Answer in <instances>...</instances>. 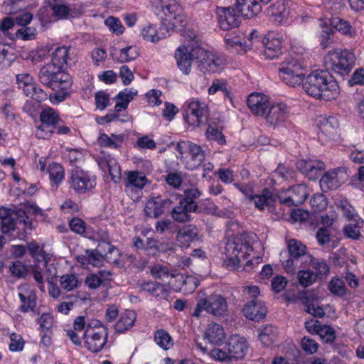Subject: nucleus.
Instances as JSON below:
<instances>
[{"mask_svg": "<svg viewBox=\"0 0 364 364\" xmlns=\"http://www.w3.org/2000/svg\"><path fill=\"white\" fill-rule=\"evenodd\" d=\"M302 86L307 95L316 99L330 101L339 95L337 81L327 71L312 72L307 75Z\"/></svg>", "mask_w": 364, "mask_h": 364, "instance_id": "1", "label": "nucleus"}, {"mask_svg": "<svg viewBox=\"0 0 364 364\" xmlns=\"http://www.w3.org/2000/svg\"><path fill=\"white\" fill-rule=\"evenodd\" d=\"M254 236L247 233L230 237L225 246V262L228 267H237L240 262L245 259L253 250Z\"/></svg>", "mask_w": 364, "mask_h": 364, "instance_id": "2", "label": "nucleus"}, {"mask_svg": "<svg viewBox=\"0 0 364 364\" xmlns=\"http://www.w3.org/2000/svg\"><path fill=\"white\" fill-rule=\"evenodd\" d=\"M41 210L33 203H25L16 213L1 220V229L4 233H10L16 229L28 233L33 229L32 215H37Z\"/></svg>", "mask_w": 364, "mask_h": 364, "instance_id": "3", "label": "nucleus"}, {"mask_svg": "<svg viewBox=\"0 0 364 364\" xmlns=\"http://www.w3.org/2000/svg\"><path fill=\"white\" fill-rule=\"evenodd\" d=\"M228 311V302L220 294H213L205 296L204 294H199L196 306L191 313L192 316H205L203 312L215 317L223 316Z\"/></svg>", "mask_w": 364, "mask_h": 364, "instance_id": "4", "label": "nucleus"}, {"mask_svg": "<svg viewBox=\"0 0 364 364\" xmlns=\"http://www.w3.org/2000/svg\"><path fill=\"white\" fill-rule=\"evenodd\" d=\"M280 79L287 85L296 87L304 79L305 69L303 62L296 56L289 55L280 64L279 68Z\"/></svg>", "mask_w": 364, "mask_h": 364, "instance_id": "5", "label": "nucleus"}, {"mask_svg": "<svg viewBox=\"0 0 364 364\" xmlns=\"http://www.w3.org/2000/svg\"><path fill=\"white\" fill-rule=\"evenodd\" d=\"M355 55L348 50H331L324 57L326 69L341 75H348L355 64Z\"/></svg>", "mask_w": 364, "mask_h": 364, "instance_id": "6", "label": "nucleus"}, {"mask_svg": "<svg viewBox=\"0 0 364 364\" xmlns=\"http://www.w3.org/2000/svg\"><path fill=\"white\" fill-rule=\"evenodd\" d=\"M96 323H90L87 324L83 332L82 337L85 340V347L93 353L100 352L107 343L108 329L102 324L100 320H92Z\"/></svg>", "mask_w": 364, "mask_h": 364, "instance_id": "7", "label": "nucleus"}, {"mask_svg": "<svg viewBox=\"0 0 364 364\" xmlns=\"http://www.w3.org/2000/svg\"><path fill=\"white\" fill-rule=\"evenodd\" d=\"M196 34L191 33L190 36L191 45H183L179 46L175 53V58L178 68L185 74H189L191 70L192 61L194 58L200 55V53H203V49L198 47L194 48Z\"/></svg>", "mask_w": 364, "mask_h": 364, "instance_id": "8", "label": "nucleus"}, {"mask_svg": "<svg viewBox=\"0 0 364 364\" xmlns=\"http://www.w3.org/2000/svg\"><path fill=\"white\" fill-rule=\"evenodd\" d=\"M183 108V118L193 127H198L202 124L208 114V105L198 99L187 100Z\"/></svg>", "mask_w": 364, "mask_h": 364, "instance_id": "9", "label": "nucleus"}, {"mask_svg": "<svg viewBox=\"0 0 364 364\" xmlns=\"http://www.w3.org/2000/svg\"><path fill=\"white\" fill-rule=\"evenodd\" d=\"M176 150L186 157V167L189 170L198 168L205 160V152L201 147L189 141H180L176 145Z\"/></svg>", "mask_w": 364, "mask_h": 364, "instance_id": "10", "label": "nucleus"}, {"mask_svg": "<svg viewBox=\"0 0 364 364\" xmlns=\"http://www.w3.org/2000/svg\"><path fill=\"white\" fill-rule=\"evenodd\" d=\"M70 187L77 193L91 191L96 186V176L89 171L75 168L71 172Z\"/></svg>", "mask_w": 364, "mask_h": 364, "instance_id": "11", "label": "nucleus"}, {"mask_svg": "<svg viewBox=\"0 0 364 364\" xmlns=\"http://www.w3.org/2000/svg\"><path fill=\"white\" fill-rule=\"evenodd\" d=\"M309 195L307 186L301 183L282 190L280 195L278 196V200L281 204L289 207L299 206L306 200Z\"/></svg>", "mask_w": 364, "mask_h": 364, "instance_id": "12", "label": "nucleus"}, {"mask_svg": "<svg viewBox=\"0 0 364 364\" xmlns=\"http://www.w3.org/2000/svg\"><path fill=\"white\" fill-rule=\"evenodd\" d=\"M262 54L266 59H274L282 53L284 36L280 33L270 32L261 41Z\"/></svg>", "mask_w": 364, "mask_h": 364, "instance_id": "13", "label": "nucleus"}, {"mask_svg": "<svg viewBox=\"0 0 364 364\" xmlns=\"http://www.w3.org/2000/svg\"><path fill=\"white\" fill-rule=\"evenodd\" d=\"M348 179V174L344 168H338L326 172L320 179V186L323 192L336 189Z\"/></svg>", "mask_w": 364, "mask_h": 364, "instance_id": "14", "label": "nucleus"}, {"mask_svg": "<svg viewBox=\"0 0 364 364\" xmlns=\"http://www.w3.org/2000/svg\"><path fill=\"white\" fill-rule=\"evenodd\" d=\"M100 239L102 243L98 244L95 250L88 251L89 262L94 267H100L107 257V252L111 253L114 247L110 245V236L107 232H103Z\"/></svg>", "mask_w": 364, "mask_h": 364, "instance_id": "15", "label": "nucleus"}, {"mask_svg": "<svg viewBox=\"0 0 364 364\" xmlns=\"http://www.w3.org/2000/svg\"><path fill=\"white\" fill-rule=\"evenodd\" d=\"M228 354L230 358L235 360L242 359L248 350V343L247 339L238 334L230 336L225 345Z\"/></svg>", "mask_w": 364, "mask_h": 364, "instance_id": "16", "label": "nucleus"}, {"mask_svg": "<svg viewBox=\"0 0 364 364\" xmlns=\"http://www.w3.org/2000/svg\"><path fill=\"white\" fill-rule=\"evenodd\" d=\"M215 14L219 26L224 31L236 28L240 23V17L232 7L217 6Z\"/></svg>", "mask_w": 364, "mask_h": 364, "instance_id": "17", "label": "nucleus"}, {"mask_svg": "<svg viewBox=\"0 0 364 364\" xmlns=\"http://www.w3.org/2000/svg\"><path fill=\"white\" fill-rule=\"evenodd\" d=\"M295 8L296 6L291 1L277 0L271 7V16L274 18V21L282 23L294 18Z\"/></svg>", "mask_w": 364, "mask_h": 364, "instance_id": "18", "label": "nucleus"}, {"mask_svg": "<svg viewBox=\"0 0 364 364\" xmlns=\"http://www.w3.org/2000/svg\"><path fill=\"white\" fill-rule=\"evenodd\" d=\"M289 109L287 105L276 103L269 107L264 116L271 126L276 127L284 122L289 117Z\"/></svg>", "mask_w": 364, "mask_h": 364, "instance_id": "19", "label": "nucleus"}, {"mask_svg": "<svg viewBox=\"0 0 364 364\" xmlns=\"http://www.w3.org/2000/svg\"><path fill=\"white\" fill-rule=\"evenodd\" d=\"M200 56L203 58L200 61L199 68L204 73L218 72L226 63V59L223 56L207 53L204 50L203 53H200Z\"/></svg>", "mask_w": 364, "mask_h": 364, "instance_id": "20", "label": "nucleus"}, {"mask_svg": "<svg viewBox=\"0 0 364 364\" xmlns=\"http://www.w3.org/2000/svg\"><path fill=\"white\" fill-rule=\"evenodd\" d=\"M161 8L166 21L179 23L186 20L182 8L176 0H162Z\"/></svg>", "mask_w": 364, "mask_h": 364, "instance_id": "21", "label": "nucleus"}, {"mask_svg": "<svg viewBox=\"0 0 364 364\" xmlns=\"http://www.w3.org/2000/svg\"><path fill=\"white\" fill-rule=\"evenodd\" d=\"M305 328L309 333L318 335L326 343H331L336 338L334 330L330 326L321 324L319 320H306Z\"/></svg>", "mask_w": 364, "mask_h": 364, "instance_id": "22", "label": "nucleus"}, {"mask_svg": "<svg viewBox=\"0 0 364 364\" xmlns=\"http://www.w3.org/2000/svg\"><path fill=\"white\" fill-rule=\"evenodd\" d=\"M248 107L253 114L264 116L269 107V97L263 93L254 92L247 100Z\"/></svg>", "mask_w": 364, "mask_h": 364, "instance_id": "23", "label": "nucleus"}, {"mask_svg": "<svg viewBox=\"0 0 364 364\" xmlns=\"http://www.w3.org/2000/svg\"><path fill=\"white\" fill-rule=\"evenodd\" d=\"M297 168L310 180L316 179L322 170L325 168V164L318 160H299L296 162Z\"/></svg>", "mask_w": 364, "mask_h": 364, "instance_id": "24", "label": "nucleus"}, {"mask_svg": "<svg viewBox=\"0 0 364 364\" xmlns=\"http://www.w3.org/2000/svg\"><path fill=\"white\" fill-rule=\"evenodd\" d=\"M102 156H99L97 162L101 169L105 171L108 169L111 178L114 182H117L121 178V169L116 159L109 154H105L102 152Z\"/></svg>", "mask_w": 364, "mask_h": 364, "instance_id": "25", "label": "nucleus"}, {"mask_svg": "<svg viewBox=\"0 0 364 364\" xmlns=\"http://www.w3.org/2000/svg\"><path fill=\"white\" fill-rule=\"evenodd\" d=\"M171 203L170 199H162L159 197H155L149 199L146 203L144 207L145 214L150 218H157L168 208Z\"/></svg>", "mask_w": 364, "mask_h": 364, "instance_id": "26", "label": "nucleus"}, {"mask_svg": "<svg viewBox=\"0 0 364 364\" xmlns=\"http://www.w3.org/2000/svg\"><path fill=\"white\" fill-rule=\"evenodd\" d=\"M70 47H58L52 54L50 63L60 69H63L65 65L72 64L74 62V53Z\"/></svg>", "mask_w": 364, "mask_h": 364, "instance_id": "27", "label": "nucleus"}, {"mask_svg": "<svg viewBox=\"0 0 364 364\" xmlns=\"http://www.w3.org/2000/svg\"><path fill=\"white\" fill-rule=\"evenodd\" d=\"M197 208V203H188L181 199L178 205L173 208L171 215L176 221L181 223L188 222L191 218L190 213L196 212Z\"/></svg>", "mask_w": 364, "mask_h": 364, "instance_id": "28", "label": "nucleus"}, {"mask_svg": "<svg viewBox=\"0 0 364 364\" xmlns=\"http://www.w3.org/2000/svg\"><path fill=\"white\" fill-rule=\"evenodd\" d=\"M278 196H276L269 188H264L259 193L255 194L252 198V202L258 210H264L266 208L269 210L274 205Z\"/></svg>", "mask_w": 364, "mask_h": 364, "instance_id": "29", "label": "nucleus"}, {"mask_svg": "<svg viewBox=\"0 0 364 364\" xmlns=\"http://www.w3.org/2000/svg\"><path fill=\"white\" fill-rule=\"evenodd\" d=\"M18 296L21 304L20 310L23 312L33 311L36 304V296L33 290L28 284H23L18 288Z\"/></svg>", "mask_w": 364, "mask_h": 364, "instance_id": "30", "label": "nucleus"}, {"mask_svg": "<svg viewBox=\"0 0 364 364\" xmlns=\"http://www.w3.org/2000/svg\"><path fill=\"white\" fill-rule=\"evenodd\" d=\"M267 309L264 304L259 300L253 299L243 308L244 316L246 318H264Z\"/></svg>", "mask_w": 364, "mask_h": 364, "instance_id": "31", "label": "nucleus"}, {"mask_svg": "<svg viewBox=\"0 0 364 364\" xmlns=\"http://www.w3.org/2000/svg\"><path fill=\"white\" fill-rule=\"evenodd\" d=\"M236 8L237 11L247 18H252L262 10L257 0H237Z\"/></svg>", "mask_w": 364, "mask_h": 364, "instance_id": "32", "label": "nucleus"}, {"mask_svg": "<svg viewBox=\"0 0 364 364\" xmlns=\"http://www.w3.org/2000/svg\"><path fill=\"white\" fill-rule=\"evenodd\" d=\"M205 338L213 344L221 345L225 338L223 327L216 323L208 324L205 332Z\"/></svg>", "mask_w": 364, "mask_h": 364, "instance_id": "33", "label": "nucleus"}, {"mask_svg": "<svg viewBox=\"0 0 364 364\" xmlns=\"http://www.w3.org/2000/svg\"><path fill=\"white\" fill-rule=\"evenodd\" d=\"M320 131L326 136L331 138L336 134L339 127L338 120L333 116H321L318 120Z\"/></svg>", "mask_w": 364, "mask_h": 364, "instance_id": "34", "label": "nucleus"}, {"mask_svg": "<svg viewBox=\"0 0 364 364\" xmlns=\"http://www.w3.org/2000/svg\"><path fill=\"white\" fill-rule=\"evenodd\" d=\"M126 176L125 187L127 188L142 189L148 181L146 177L139 171H127Z\"/></svg>", "mask_w": 364, "mask_h": 364, "instance_id": "35", "label": "nucleus"}, {"mask_svg": "<svg viewBox=\"0 0 364 364\" xmlns=\"http://www.w3.org/2000/svg\"><path fill=\"white\" fill-rule=\"evenodd\" d=\"M277 335L278 329L272 325H265L259 329V339L261 343L267 347H269L274 344Z\"/></svg>", "mask_w": 364, "mask_h": 364, "instance_id": "36", "label": "nucleus"}, {"mask_svg": "<svg viewBox=\"0 0 364 364\" xmlns=\"http://www.w3.org/2000/svg\"><path fill=\"white\" fill-rule=\"evenodd\" d=\"M73 84L71 76L60 69L55 77V80L52 82V85L50 86L53 90H69Z\"/></svg>", "mask_w": 364, "mask_h": 364, "instance_id": "37", "label": "nucleus"}, {"mask_svg": "<svg viewBox=\"0 0 364 364\" xmlns=\"http://www.w3.org/2000/svg\"><path fill=\"white\" fill-rule=\"evenodd\" d=\"M197 235L198 232L195 227H184L178 231L177 241L181 247L187 248L197 238Z\"/></svg>", "mask_w": 364, "mask_h": 364, "instance_id": "38", "label": "nucleus"}, {"mask_svg": "<svg viewBox=\"0 0 364 364\" xmlns=\"http://www.w3.org/2000/svg\"><path fill=\"white\" fill-rule=\"evenodd\" d=\"M60 70V68H57L56 66L51 63L43 66L38 73L40 82L50 87V86L52 85L53 81L55 80L57 73H58Z\"/></svg>", "mask_w": 364, "mask_h": 364, "instance_id": "39", "label": "nucleus"}, {"mask_svg": "<svg viewBox=\"0 0 364 364\" xmlns=\"http://www.w3.org/2000/svg\"><path fill=\"white\" fill-rule=\"evenodd\" d=\"M124 139V136L122 134H112L111 135H108L103 133L100 135L97 141L101 146L109 149H118L122 146Z\"/></svg>", "mask_w": 364, "mask_h": 364, "instance_id": "40", "label": "nucleus"}, {"mask_svg": "<svg viewBox=\"0 0 364 364\" xmlns=\"http://www.w3.org/2000/svg\"><path fill=\"white\" fill-rule=\"evenodd\" d=\"M112 55L118 62L125 63L135 60L139 53L137 47L127 46L119 50H115Z\"/></svg>", "mask_w": 364, "mask_h": 364, "instance_id": "41", "label": "nucleus"}, {"mask_svg": "<svg viewBox=\"0 0 364 364\" xmlns=\"http://www.w3.org/2000/svg\"><path fill=\"white\" fill-rule=\"evenodd\" d=\"M41 321L40 325V334L41 336V343L45 346L48 347L52 343L53 328L54 325V320H39Z\"/></svg>", "mask_w": 364, "mask_h": 364, "instance_id": "42", "label": "nucleus"}, {"mask_svg": "<svg viewBox=\"0 0 364 364\" xmlns=\"http://www.w3.org/2000/svg\"><path fill=\"white\" fill-rule=\"evenodd\" d=\"M27 249L30 255L37 262H43V267H46L49 255L46 254L43 247H41L36 242H31L27 244Z\"/></svg>", "mask_w": 364, "mask_h": 364, "instance_id": "43", "label": "nucleus"}, {"mask_svg": "<svg viewBox=\"0 0 364 364\" xmlns=\"http://www.w3.org/2000/svg\"><path fill=\"white\" fill-rule=\"evenodd\" d=\"M155 343L162 349L168 350L173 346L170 334L164 329H157L154 333Z\"/></svg>", "mask_w": 364, "mask_h": 364, "instance_id": "44", "label": "nucleus"}, {"mask_svg": "<svg viewBox=\"0 0 364 364\" xmlns=\"http://www.w3.org/2000/svg\"><path fill=\"white\" fill-rule=\"evenodd\" d=\"M54 16L58 19H65L70 15V9L59 0H47Z\"/></svg>", "mask_w": 364, "mask_h": 364, "instance_id": "45", "label": "nucleus"}, {"mask_svg": "<svg viewBox=\"0 0 364 364\" xmlns=\"http://www.w3.org/2000/svg\"><path fill=\"white\" fill-rule=\"evenodd\" d=\"M310 257V266L315 271L314 274L316 277L322 278L323 276H327L330 272V268L327 263L322 259Z\"/></svg>", "mask_w": 364, "mask_h": 364, "instance_id": "46", "label": "nucleus"}, {"mask_svg": "<svg viewBox=\"0 0 364 364\" xmlns=\"http://www.w3.org/2000/svg\"><path fill=\"white\" fill-rule=\"evenodd\" d=\"M48 173L50 180L58 185L64 178L65 173L63 166L58 163L50 164L46 171Z\"/></svg>", "mask_w": 364, "mask_h": 364, "instance_id": "47", "label": "nucleus"}, {"mask_svg": "<svg viewBox=\"0 0 364 364\" xmlns=\"http://www.w3.org/2000/svg\"><path fill=\"white\" fill-rule=\"evenodd\" d=\"M40 120L41 122H43L48 125L55 127L56 125L58 124L59 122L60 121V119L59 117L58 112L55 109L50 107H48L43 109L41 112Z\"/></svg>", "mask_w": 364, "mask_h": 364, "instance_id": "48", "label": "nucleus"}, {"mask_svg": "<svg viewBox=\"0 0 364 364\" xmlns=\"http://www.w3.org/2000/svg\"><path fill=\"white\" fill-rule=\"evenodd\" d=\"M141 35L144 40L151 43L159 42L160 41L159 36H163L162 34H159L156 26L151 23H148L142 27Z\"/></svg>", "mask_w": 364, "mask_h": 364, "instance_id": "49", "label": "nucleus"}, {"mask_svg": "<svg viewBox=\"0 0 364 364\" xmlns=\"http://www.w3.org/2000/svg\"><path fill=\"white\" fill-rule=\"evenodd\" d=\"M288 251L291 257L299 259L306 253V247L300 241L291 239L288 242Z\"/></svg>", "mask_w": 364, "mask_h": 364, "instance_id": "50", "label": "nucleus"}, {"mask_svg": "<svg viewBox=\"0 0 364 364\" xmlns=\"http://www.w3.org/2000/svg\"><path fill=\"white\" fill-rule=\"evenodd\" d=\"M23 93L37 102H43L47 99V93L41 89L35 82L26 87Z\"/></svg>", "mask_w": 364, "mask_h": 364, "instance_id": "51", "label": "nucleus"}, {"mask_svg": "<svg viewBox=\"0 0 364 364\" xmlns=\"http://www.w3.org/2000/svg\"><path fill=\"white\" fill-rule=\"evenodd\" d=\"M225 42L227 48L230 50H235L236 52H246L247 47L246 42L242 43L238 36H232L230 34H226L225 36Z\"/></svg>", "mask_w": 364, "mask_h": 364, "instance_id": "52", "label": "nucleus"}, {"mask_svg": "<svg viewBox=\"0 0 364 364\" xmlns=\"http://www.w3.org/2000/svg\"><path fill=\"white\" fill-rule=\"evenodd\" d=\"M331 25L343 34L352 36L355 33V30L353 29L350 23L343 18H333Z\"/></svg>", "mask_w": 364, "mask_h": 364, "instance_id": "53", "label": "nucleus"}, {"mask_svg": "<svg viewBox=\"0 0 364 364\" xmlns=\"http://www.w3.org/2000/svg\"><path fill=\"white\" fill-rule=\"evenodd\" d=\"M297 279L299 284L304 287L312 285L318 278L311 270H301L297 273Z\"/></svg>", "mask_w": 364, "mask_h": 364, "instance_id": "54", "label": "nucleus"}, {"mask_svg": "<svg viewBox=\"0 0 364 364\" xmlns=\"http://www.w3.org/2000/svg\"><path fill=\"white\" fill-rule=\"evenodd\" d=\"M330 291L339 296H343L347 294V289L344 282L339 278H333L328 284Z\"/></svg>", "mask_w": 364, "mask_h": 364, "instance_id": "55", "label": "nucleus"}, {"mask_svg": "<svg viewBox=\"0 0 364 364\" xmlns=\"http://www.w3.org/2000/svg\"><path fill=\"white\" fill-rule=\"evenodd\" d=\"M151 274L156 279L164 282L172 277L168 267L159 264H154L151 267Z\"/></svg>", "mask_w": 364, "mask_h": 364, "instance_id": "56", "label": "nucleus"}, {"mask_svg": "<svg viewBox=\"0 0 364 364\" xmlns=\"http://www.w3.org/2000/svg\"><path fill=\"white\" fill-rule=\"evenodd\" d=\"M60 283L61 287L68 291L77 288L79 284L77 277L72 274L63 275L60 277Z\"/></svg>", "mask_w": 364, "mask_h": 364, "instance_id": "57", "label": "nucleus"}, {"mask_svg": "<svg viewBox=\"0 0 364 364\" xmlns=\"http://www.w3.org/2000/svg\"><path fill=\"white\" fill-rule=\"evenodd\" d=\"M310 204L314 212H318L324 210L328 205L327 199L323 194H314L311 200Z\"/></svg>", "mask_w": 364, "mask_h": 364, "instance_id": "58", "label": "nucleus"}, {"mask_svg": "<svg viewBox=\"0 0 364 364\" xmlns=\"http://www.w3.org/2000/svg\"><path fill=\"white\" fill-rule=\"evenodd\" d=\"M55 130V127L41 122V124L36 127L35 134L38 139H47L51 136Z\"/></svg>", "mask_w": 364, "mask_h": 364, "instance_id": "59", "label": "nucleus"}, {"mask_svg": "<svg viewBox=\"0 0 364 364\" xmlns=\"http://www.w3.org/2000/svg\"><path fill=\"white\" fill-rule=\"evenodd\" d=\"M95 105L100 110H104L109 105V95L105 91H98L95 95Z\"/></svg>", "mask_w": 364, "mask_h": 364, "instance_id": "60", "label": "nucleus"}, {"mask_svg": "<svg viewBox=\"0 0 364 364\" xmlns=\"http://www.w3.org/2000/svg\"><path fill=\"white\" fill-rule=\"evenodd\" d=\"M9 271L14 277L21 278L26 275L27 268L20 261H16L9 265Z\"/></svg>", "mask_w": 364, "mask_h": 364, "instance_id": "61", "label": "nucleus"}, {"mask_svg": "<svg viewBox=\"0 0 364 364\" xmlns=\"http://www.w3.org/2000/svg\"><path fill=\"white\" fill-rule=\"evenodd\" d=\"M10 343L9 348L12 352L21 351L24 347V341L21 336L16 333L10 335Z\"/></svg>", "mask_w": 364, "mask_h": 364, "instance_id": "62", "label": "nucleus"}, {"mask_svg": "<svg viewBox=\"0 0 364 364\" xmlns=\"http://www.w3.org/2000/svg\"><path fill=\"white\" fill-rule=\"evenodd\" d=\"M16 38L23 41H30L36 38V30L33 27H22L16 33Z\"/></svg>", "mask_w": 364, "mask_h": 364, "instance_id": "63", "label": "nucleus"}, {"mask_svg": "<svg viewBox=\"0 0 364 364\" xmlns=\"http://www.w3.org/2000/svg\"><path fill=\"white\" fill-rule=\"evenodd\" d=\"M205 135L209 140L216 141L220 144L225 143V139L222 132L214 127H208L206 130Z\"/></svg>", "mask_w": 364, "mask_h": 364, "instance_id": "64", "label": "nucleus"}]
</instances>
